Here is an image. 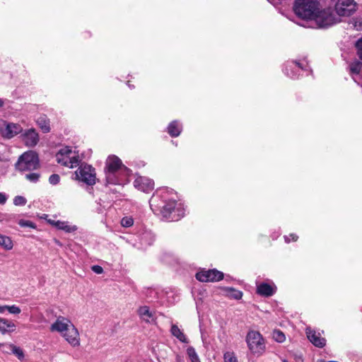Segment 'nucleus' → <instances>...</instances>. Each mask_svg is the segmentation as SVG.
<instances>
[{"mask_svg":"<svg viewBox=\"0 0 362 362\" xmlns=\"http://www.w3.org/2000/svg\"><path fill=\"white\" fill-rule=\"evenodd\" d=\"M149 204L153 212L160 214L165 220L175 221L184 216L182 204L177 202V195L172 189L157 191L151 198Z\"/></svg>","mask_w":362,"mask_h":362,"instance_id":"obj_1","label":"nucleus"},{"mask_svg":"<svg viewBox=\"0 0 362 362\" xmlns=\"http://www.w3.org/2000/svg\"><path fill=\"white\" fill-rule=\"evenodd\" d=\"M51 332H56L72 346L80 345L79 332L71 321L64 316H58L50 326Z\"/></svg>","mask_w":362,"mask_h":362,"instance_id":"obj_2","label":"nucleus"},{"mask_svg":"<svg viewBox=\"0 0 362 362\" xmlns=\"http://www.w3.org/2000/svg\"><path fill=\"white\" fill-rule=\"evenodd\" d=\"M105 180L107 185H122L129 170L115 156H110L105 163Z\"/></svg>","mask_w":362,"mask_h":362,"instance_id":"obj_3","label":"nucleus"},{"mask_svg":"<svg viewBox=\"0 0 362 362\" xmlns=\"http://www.w3.org/2000/svg\"><path fill=\"white\" fill-rule=\"evenodd\" d=\"M55 156L59 164L69 168L78 166L81 162L78 151L75 147L63 146Z\"/></svg>","mask_w":362,"mask_h":362,"instance_id":"obj_4","label":"nucleus"},{"mask_svg":"<svg viewBox=\"0 0 362 362\" xmlns=\"http://www.w3.org/2000/svg\"><path fill=\"white\" fill-rule=\"evenodd\" d=\"M319 6L317 0H296L293 11L298 17L312 20Z\"/></svg>","mask_w":362,"mask_h":362,"instance_id":"obj_5","label":"nucleus"},{"mask_svg":"<svg viewBox=\"0 0 362 362\" xmlns=\"http://www.w3.org/2000/svg\"><path fill=\"white\" fill-rule=\"evenodd\" d=\"M319 28H327L340 22V18L331 7L317 9L312 19Z\"/></svg>","mask_w":362,"mask_h":362,"instance_id":"obj_6","label":"nucleus"},{"mask_svg":"<svg viewBox=\"0 0 362 362\" xmlns=\"http://www.w3.org/2000/svg\"><path fill=\"white\" fill-rule=\"evenodd\" d=\"M247 348L255 356H262L266 350V342L263 336L257 331L250 330L245 337Z\"/></svg>","mask_w":362,"mask_h":362,"instance_id":"obj_7","label":"nucleus"},{"mask_svg":"<svg viewBox=\"0 0 362 362\" xmlns=\"http://www.w3.org/2000/svg\"><path fill=\"white\" fill-rule=\"evenodd\" d=\"M38 166L39 159L37 155L31 151L21 155L16 164V169L21 172L33 170L37 169Z\"/></svg>","mask_w":362,"mask_h":362,"instance_id":"obj_8","label":"nucleus"},{"mask_svg":"<svg viewBox=\"0 0 362 362\" xmlns=\"http://www.w3.org/2000/svg\"><path fill=\"white\" fill-rule=\"evenodd\" d=\"M308 70V64L305 57L288 61L284 69V74L291 78H297L300 72Z\"/></svg>","mask_w":362,"mask_h":362,"instance_id":"obj_9","label":"nucleus"},{"mask_svg":"<svg viewBox=\"0 0 362 362\" xmlns=\"http://www.w3.org/2000/svg\"><path fill=\"white\" fill-rule=\"evenodd\" d=\"M76 180L88 185H93L96 182L95 168L90 165L83 163L75 171Z\"/></svg>","mask_w":362,"mask_h":362,"instance_id":"obj_10","label":"nucleus"},{"mask_svg":"<svg viewBox=\"0 0 362 362\" xmlns=\"http://www.w3.org/2000/svg\"><path fill=\"white\" fill-rule=\"evenodd\" d=\"M357 10V4L354 0H337L334 11L338 17L350 16Z\"/></svg>","mask_w":362,"mask_h":362,"instance_id":"obj_11","label":"nucleus"},{"mask_svg":"<svg viewBox=\"0 0 362 362\" xmlns=\"http://www.w3.org/2000/svg\"><path fill=\"white\" fill-rule=\"evenodd\" d=\"M196 278L199 281H218L223 278V274L216 269L201 271L196 274Z\"/></svg>","mask_w":362,"mask_h":362,"instance_id":"obj_12","label":"nucleus"},{"mask_svg":"<svg viewBox=\"0 0 362 362\" xmlns=\"http://www.w3.org/2000/svg\"><path fill=\"white\" fill-rule=\"evenodd\" d=\"M134 185L139 190L144 192H148L151 191L154 187V182L152 180L146 177L139 176L134 182Z\"/></svg>","mask_w":362,"mask_h":362,"instance_id":"obj_13","label":"nucleus"},{"mask_svg":"<svg viewBox=\"0 0 362 362\" xmlns=\"http://www.w3.org/2000/svg\"><path fill=\"white\" fill-rule=\"evenodd\" d=\"M276 287L273 284L261 283L257 286V292L259 295L262 296H272L276 292Z\"/></svg>","mask_w":362,"mask_h":362,"instance_id":"obj_14","label":"nucleus"},{"mask_svg":"<svg viewBox=\"0 0 362 362\" xmlns=\"http://www.w3.org/2000/svg\"><path fill=\"white\" fill-rule=\"evenodd\" d=\"M306 334L310 341L315 346L322 348L325 345L326 340L321 337L320 333H317L315 331L308 328Z\"/></svg>","mask_w":362,"mask_h":362,"instance_id":"obj_15","label":"nucleus"},{"mask_svg":"<svg viewBox=\"0 0 362 362\" xmlns=\"http://www.w3.org/2000/svg\"><path fill=\"white\" fill-rule=\"evenodd\" d=\"M23 139L26 146H34L39 141L38 134L34 129H28L23 134Z\"/></svg>","mask_w":362,"mask_h":362,"instance_id":"obj_16","label":"nucleus"},{"mask_svg":"<svg viewBox=\"0 0 362 362\" xmlns=\"http://www.w3.org/2000/svg\"><path fill=\"white\" fill-rule=\"evenodd\" d=\"M138 314L141 319L146 322H152L155 320L154 313L150 310L148 306H141L138 310Z\"/></svg>","mask_w":362,"mask_h":362,"instance_id":"obj_17","label":"nucleus"},{"mask_svg":"<svg viewBox=\"0 0 362 362\" xmlns=\"http://www.w3.org/2000/svg\"><path fill=\"white\" fill-rule=\"evenodd\" d=\"M16 329V325L11 320L0 317V332L6 334Z\"/></svg>","mask_w":362,"mask_h":362,"instance_id":"obj_18","label":"nucleus"},{"mask_svg":"<svg viewBox=\"0 0 362 362\" xmlns=\"http://www.w3.org/2000/svg\"><path fill=\"white\" fill-rule=\"evenodd\" d=\"M171 334L182 343H188L189 340L184 332L176 325H172L170 329Z\"/></svg>","mask_w":362,"mask_h":362,"instance_id":"obj_19","label":"nucleus"},{"mask_svg":"<svg viewBox=\"0 0 362 362\" xmlns=\"http://www.w3.org/2000/svg\"><path fill=\"white\" fill-rule=\"evenodd\" d=\"M182 132V125L177 121H173L168 127V132L173 137L178 136Z\"/></svg>","mask_w":362,"mask_h":362,"instance_id":"obj_20","label":"nucleus"},{"mask_svg":"<svg viewBox=\"0 0 362 362\" xmlns=\"http://www.w3.org/2000/svg\"><path fill=\"white\" fill-rule=\"evenodd\" d=\"M349 70L351 75H353V78L354 81H356V77L354 76H360L362 78V63L359 61H354L351 63L349 65Z\"/></svg>","mask_w":362,"mask_h":362,"instance_id":"obj_21","label":"nucleus"},{"mask_svg":"<svg viewBox=\"0 0 362 362\" xmlns=\"http://www.w3.org/2000/svg\"><path fill=\"white\" fill-rule=\"evenodd\" d=\"M22 131L20 125L14 123H8L6 127L5 134L7 137L11 138Z\"/></svg>","mask_w":362,"mask_h":362,"instance_id":"obj_22","label":"nucleus"},{"mask_svg":"<svg viewBox=\"0 0 362 362\" xmlns=\"http://www.w3.org/2000/svg\"><path fill=\"white\" fill-rule=\"evenodd\" d=\"M55 228L59 230H64L66 233H72L77 230V227L76 226L70 224L68 221H62L59 220H57Z\"/></svg>","mask_w":362,"mask_h":362,"instance_id":"obj_23","label":"nucleus"},{"mask_svg":"<svg viewBox=\"0 0 362 362\" xmlns=\"http://www.w3.org/2000/svg\"><path fill=\"white\" fill-rule=\"evenodd\" d=\"M0 246L6 250H11L13 247V243L8 236L0 233Z\"/></svg>","mask_w":362,"mask_h":362,"instance_id":"obj_24","label":"nucleus"},{"mask_svg":"<svg viewBox=\"0 0 362 362\" xmlns=\"http://www.w3.org/2000/svg\"><path fill=\"white\" fill-rule=\"evenodd\" d=\"M226 295L232 298L239 300L243 296V293L238 290L233 288H226L225 289Z\"/></svg>","mask_w":362,"mask_h":362,"instance_id":"obj_25","label":"nucleus"},{"mask_svg":"<svg viewBox=\"0 0 362 362\" xmlns=\"http://www.w3.org/2000/svg\"><path fill=\"white\" fill-rule=\"evenodd\" d=\"M7 347L19 360L22 361L24 358L23 351L20 347L13 344H8Z\"/></svg>","mask_w":362,"mask_h":362,"instance_id":"obj_26","label":"nucleus"},{"mask_svg":"<svg viewBox=\"0 0 362 362\" xmlns=\"http://www.w3.org/2000/svg\"><path fill=\"white\" fill-rule=\"evenodd\" d=\"M41 129L43 132H49L50 131L49 122L47 121L46 118L44 117H40L37 119V121Z\"/></svg>","mask_w":362,"mask_h":362,"instance_id":"obj_27","label":"nucleus"},{"mask_svg":"<svg viewBox=\"0 0 362 362\" xmlns=\"http://www.w3.org/2000/svg\"><path fill=\"white\" fill-rule=\"evenodd\" d=\"M187 354L191 362H201L195 349L192 346H189L187 349Z\"/></svg>","mask_w":362,"mask_h":362,"instance_id":"obj_28","label":"nucleus"},{"mask_svg":"<svg viewBox=\"0 0 362 362\" xmlns=\"http://www.w3.org/2000/svg\"><path fill=\"white\" fill-rule=\"evenodd\" d=\"M272 338L276 342L282 343L286 340V336L279 329L274 330L272 333Z\"/></svg>","mask_w":362,"mask_h":362,"instance_id":"obj_29","label":"nucleus"},{"mask_svg":"<svg viewBox=\"0 0 362 362\" xmlns=\"http://www.w3.org/2000/svg\"><path fill=\"white\" fill-rule=\"evenodd\" d=\"M223 358L225 362H238V359L235 357V354L231 351L225 353Z\"/></svg>","mask_w":362,"mask_h":362,"instance_id":"obj_30","label":"nucleus"},{"mask_svg":"<svg viewBox=\"0 0 362 362\" xmlns=\"http://www.w3.org/2000/svg\"><path fill=\"white\" fill-rule=\"evenodd\" d=\"M134 220L130 216H125L121 221V224L123 227H130L133 225Z\"/></svg>","mask_w":362,"mask_h":362,"instance_id":"obj_31","label":"nucleus"},{"mask_svg":"<svg viewBox=\"0 0 362 362\" xmlns=\"http://www.w3.org/2000/svg\"><path fill=\"white\" fill-rule=\"evenodd\" d=\"M40 177V175L38 173H31L25 175V178L32 182H36L38 181Z\"/></svg>","mask_w":362,"mask_h":362,"instance_id":"obj_32","label":"nucleus"},{"mask_svg":"<svg viewBox=\"0 0 362 362\" xmlns=\"http://www.w3.org/2000/svg\"><path fill=\"white\" fill-rule=\"evenodd\" d=\"M13 204L16 206H23L26 204V199L22 196H16L13 199Z\"/></svg>","mask_w":362,"mask_h":362,"instance_id":"obj_33","label":"nucleus"},{"mask_svg":"<svg viewBox=\"0 0 362 362\" xmlns=\"http://www.w3.org/2000/svg\"><path fill=\"white\" fill-rule=\"evenodd\" d=\"M19 225L22 227H29L31 228H35L36 226L34 223H33L30 221H25V220H21L19 221Z\"/></svg>","mask_w":362,"mask_h":362,"instance_id":"obj_34","label":"nucleus"},{"mask_svg":"<svg viewBox=\"0 0 362 362\" xmlns=\"http://www.w3.org/2000/svg\"><path fill=\"white\" fill-rule=\"evenodd\" d=\"M8 312L13 315H18L21 313V310L17 305H8Z\"/></svg>","mask_w":362,"mask_h":362,"instance_id":"obj_35","label":"nucleus"},{"mask_svg":"<svg viewBox=\"0 0 362 362\" xmlns=\"http://www.w3.org/2000/svg\"><path fill=\"white\" fill-rule=\"evenodd\" d=\"M60 177L57 174H52L49 178V182L52 185H57L59 182Z\"/></svg>","mask_w":362,"mask_h":362,"instance_id":"obj_36","label":"nucleus"},{"mask_svg":"<svg viewBox=\"0 0 362 362\" xmlns=\"http://www.w3.org/2000/svg\"><path fill=\"white\" fill-rule=\"evenodd\" d=\"M92 270L95 274H102L103 272V269L102 268V267H100L99 265H94V266H93L92 267Z\"/></svg>","mask_w":362,"mask_h":362,"instance_id":"obj_37","label":"nucleus"},{"mask_svg":"<svg viewBox=\"0 0 362 362\" xmlns=\"http://www.w3.org/2000/svg\"><path fill=\"white\" fill-rule=\"evenodd\" d=\"M289 237L291 238V240L293 241H296L297 239H298V236L296 234H291L289 236H284V239H285V241L286 243H290L291 242V240H290Z\"/></svg>","mask_w":362,"mask_h":362,"instance_id":"obj_38","label":"nucleus"},{"mask_svg":"<svg viewBox=\"0 0 362 362\" xmlns=\"http://www.w3.org/2000/svg\"><path fill=\"white\" fill-rule=\"evenodd\" d=\"M8 199L5 193L0 192V204H4Z\"/></svg>","mask_w":362,"mask_h":362,"instance_id":"obj_39","label":"nucleus"},{"mask_svg":"<svg viewBox=\"0 0 362 362\" xmlns=\"http://www.w3.org/2000/svg\"><path fill=\"white\" fill-rule=\"evenodd\" d=\"M6 122L5 120L0 119V132L6 127Z\"/></svg>","mask_w":362,"mask_h":362,"instance_id":"obj_40","label":"nucleus"},{"mask_svg":"<svg viewBox=\"0 0 362 362\" xmlns=\"http://www.w3.org/2000/svg\"><path fill=\"white\" fill-rule=\"evenodd\" d=\"M47 222L49 223L51 226L56 227L57 220L52 219V218H47Z\"/></svg>","mask_w":362,"mask_h":362,"instance_id":"obj_41","label":"nucleus"},{"mask_svg":"<svg viewBox=\"0 0 362 362\" xmlns=\"http://www.w3.org/2000/svg\"><path fill=\"white\" fill-rule=\"evenodd\" d=\"M6 311H8V305H0V313H4Z\"/></svg>","mask_w":362,"mask_h":362,"instance_id":"obj_42","label":"nucleus"},{"mask_svg":"<svg viewBox=\"0 0 362 362\" xmlns=\"http://www.w3.org/2000/svg\"><path fill=\"white\" fill-rule=\"evenodd\" d=\"M357 54L358 55L359 58L362 59V47H357Z\"/></svg>","mask_w":362,"mask_h":362,"instance_id":"obj_43","label":"nucleus"},{"mask_svg":"<svg viewBox=\"0 0 362 362\" xmlns=\"http://www.w3.org/2000/svg\"><path fill=\"white\" fill-rule=\"evenodd\" d=\"M355 45H362V37L356 41Z\"/></svg>","mask_w":362,"mask_h":362,"instance_id":"obj_44","label":"nucleus"},{"mask_svg":"<svg viewBox=\"0 0 362 362\" xmlns=\"http://www.w3.org/2000/svg\"><path fill=\"white\" fill-rule=\"evenodd\" d=\"M176 362H185V361L182 357L177 356L176 358Z\"/></svg>","mask_w":362,"mask_h":362,"instance_id":"obj_45","label":"nucleus"},{"mask_svg":"<svg viewBox=\"0 0 362 362\" xmlns=\"http://www.w3.org/2000/svg\"><path fill=\"white\" fill-rule=\"evenodd\" d=\"M4 105V101L3 99L0 98V108L3 107Z\"/></svg>","mask_w":362,"mask_h":362,"instance_id":"obj_46","label":"nucleus"},{"mask_svg":"<svg viewBox=\"0 0 362 362\" xmlns=\"http://www.w3.org/2000/svg\"><path fill=\"white\" fill-rule=\"evenodd\" d=\"M127 85H128L129 87L131 86V85H130V83H129V81H128V82H127Z\"/></svg>","mask_w":362,"mask_h":362,"instance_id":"obj_47","label":"nucleus"},{"mask_svg":"<svg viewBox=\"0 0 362 362\" xmlns=\"http://www.w3.org/2000/svg\"><path fill=\"white\" fill-rule=\"evenodd\" d=\"M283 362H287L286 360H284Z\"/></svg>","mask_w":362,"mask_h":362,"instance_id":"obj_48","label":"nucleus"}]
</instances>
